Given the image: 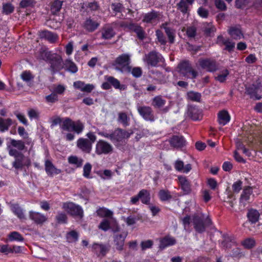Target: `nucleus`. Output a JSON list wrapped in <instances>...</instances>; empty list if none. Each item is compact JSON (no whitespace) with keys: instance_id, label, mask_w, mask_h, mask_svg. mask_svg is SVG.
I'll list each match as a JSON object with an SVG mask.
<instances>
[{"instance_id":"14","label":"nucleus","mask_w":262,"mask_h":262,"mask_svg":"<svg viewBox=\"0 0 262 262\" xmlns=\"http://www.w3.org/2000/svg\"><path fill=\"white\" fill-rule=\"evenodd\" d=\"M192 222L194 225V228L199 233H202L205 231V226L204 224L203 217L199 215L195 214L193 216Z\"/></svg>"},{"instance_id":"35","label":"nucleus","mask_w":262,"mask_h":262,"mask_svg":"<svg viewBox=\"0 0 262 262\" xmlns=\"http://www.w3.org/2000/svg\"><path fill=\"white\" fill-rule=\"evenodd\" d=\"M63 1L54 0L51 5V12L53 15H57L61 9Z\"/></svg>"},{"instance_id":"40","label":"nucleus","mask_w":262,"mask_h":262,"mask_svg":"<svg viewBox=\"0 0 262 262\" xmlns=\"http://www.w3.org/2000/svg\"><path fill=\"white\" fill-rule=\"evenodd\" d=\"M129 118L126 113L120 112L118 113V121L122 123L123 126H127L129 125Z\"/></svg>"},{"instance_id":"59","label":"nucleus","mask_w":262,"mask_h":262,"mask_svg":"<svg viewBox=\"0 0 262 262\" xmlns=\"http://www.w3.org/2000/svg\"><path fill=\"white\" fill-rule=\"evenodd\" d=\"M97 174L103 179L106 178L111 179L112 176V172L111 170L105 169L103 173L102 171H99L97 172Z\"/></svg>"},{"instance_id":"45","label":"nucleus","mask_w":262,"mask_h":262,"mask_svg":"<svg viewBox=\"0 0 262 262\" xmlns=\"http://www.w3.org/2000/svg\"><path fill=\"white\" fill-rule=\"evenodd\" d=\"M83 161L82 159L78 158L76 156H72L68 158L69 163L75 165L77 167H80L82 165Z\"/></svg>"},{"instance_id":"23","label":"nucleus","mask_w":262,"mask_h":262,"mask_svg":"<svg viewBox=\"0 0 262 262\" xmlns=\"http://www.w3.org/2000/svg\"><path fill=\"white\" fill-rule=\"evenodd\" d=\"M45 170L48 176L52 177L54 174H58L61 170L56 168L51 161L47 160L45 161Z\"/></svg>"},{"instance_id":"10","label":"nucleus","mask_w":262,"mask_h":262,"mask_svg":"<svg viewBox=\"0 0 262 262\" xmlns=\"http://www.w3.org/2000/svg\"><path fill=\"white\" fill-rule=\"evenodd\" d=\"M160 16L159 12L152 10L143 15L142 21L146 24H156L159 21Z\"/></svg>"},{"instance_id":"27","label":"nucleus","mask_w":262,"mask_h":262,"mask_svg":"<svg viewBox=\"0 0 262 262\" xmlns=\"http://www.w3.org/2000/svg\"><path fill=\"white\" fill-rule=\"evenodd\" d=\"M229 35L235 40L241 39L244 37L241 29L237 27H230L228 30Z\"/></svg>"},{"instance_id":"13","label":"nucleus","mask_w":262,"mask_h":262,"mask_svg":"<svg viewBox=\"0 0 262 262\" xmlns=\"http://www.w3.org/2000/svg\"><path fill=\"white\" fill-rule=\"evenodd\" d=\"M29 217L35 224L40 225H42L48 220V217L43 214L33 211H29Z\"/></svg>"},{"instance_id":"54","label":"nucleus","mask_w":262,"mask_h":262,"mask_svg":"<svg viewBox=\"0 0 262 262\" xmlns=\"http://www.w3.org/2000/svg\"><path fill=\"white\" fill-rule=\"evenodd\" d=\"M242 244L245 248L251 249L255 246V242L253 238H248L243 241Z\"/></svg>"},{"instance_id":"8","label":"nucleus","mask_w":262,"mask_h":262,"mask_svg":"<svg viewBox=\"0 0 262 262\" xmlns=\"http://www.w3.org/2000/svg\"><path fill=\"white\" fill-rule=\"evenodd\" d=\"M49 62L50 64L49 70L51 71L52 75H54L63 68L62 59L61 56L58 55L54 54Z\"/></svg>"},{"instance_id":"63","label":"nucleus","mask_w":262,"mask_h":262,"mask_svg":"<svg viewBox=\"0 0 262 262\" xmlns=\"http://www.w3.org/2000/svg\"><path fill=\"white\" fill-rule=\"evenodd\" d=\"M133 76L135 78L140 77L142 74V71L140 67H135L133 69L131 68V72Z\"/></svg>"},{"instance_id":"37","label":"nucleus","mask_w":262,"mask_h":262,"mask_svg":"<svg viewBox=\"0 0 262 262\" xmlns=\"http://www.w3.org/2000/svg\"><path fill=\"white\" fill-rule=\"evenodd\" d=\"M139 197L142 203L149 205L150 197L149 192L146 189H142L139 191Z\"/></svg>"},{"instance_id":"58","label":"nucleus","mask_w":262,"mask_h":262,"mask_svg":"<svg viewBox=\"0 0 262 262\" xmlns=\"http://www.w3.org/2000/svg\"><path fill=\"white\" fill-rule=\"evenodd\" d=\"M156 34L158 41L160 42L161 45H165L166 43V40L163 33L161 30H157L156 32Z\"/></svg>"},{"instance_id":"19","label":"nucleus","mask_w":262,"mask_h":262,"mask_svg":"<svg viewBox=\"0 0 262 262\" xmlns=\"http://www.w3.org/2000/svg\"><path fill=\"white\" fill-rule=\"evenodd\" d=\"M128 29L135 32L138 38L142 40L145 38V32L143 29L137 24L130 23L128 25Z\"/></svg>"},{"instance_id":"42","label":"nucleus","mask_w":262,"mask_h":262,"mask_svg":"<svg viewBox=\"0 0 262 262\" xmlns=\"http://www.w3.org/2000/svg\"><path fill=\"white\" fill-rule=\"evenodd\" d=\"M215 31L216 29L212 24L205 23L204 24L203 31L206 35L210 36Z\"/></svg>"},{"instance_id":"16","label":"nucleus","mask_w":262,"mask_h":262,"mask_svg":"<svg viewBox=\"0 0 262 262\" xmlns=\"http://www.w3.org/2000/svg\"><path fill=\"white\" fill-rule=\"evenodd\" d=\"M188 116L193 120H199L202 118V111L195 106L190 105L187 110Z\"/></svg>"},{"instance_id":"25","label":"nucleus","mask_w":262,"mask_h":262,"mask_svg":"<svg viewBox=\"0 0 262 262\" xmlns=\"http://www.w3.org/2000/svg\"><path fill=\"white\" fill-rule=\"evenodd\" d=\"M230 120V116L228 112L226 110H222L217 114V121L220 124L225 125Z\"/></svg>"},{"instance_id":"62","label":"nucleus","mask_w":262,"mask_h":262,"mask_svg":"<svg viewBox=\"0 0 262 262\" xmlns=\"http://www.w3.org/2000/svg\"><path fill=\"white\" fill-rule=\"evenodd\" d=\"M91 170V164L89 163H86L83 167V176L86 178H89Z\"/></svg>"},{"instance_id":"11","label":"nucleus","mask_w":262,"mask_h":262,"mask_svg":"<svg viewBox=\"0 0 262 262\" xmlns=\"http://www.w3.org/2000/svg\"><path fill=\"white\" fill-rule=\"evenodd\" d=\"M100 22L89 17L86 18L83 24V28L89 32H93L100 26Z\"/></svg>"},{"instance_id":"2","label":"nucleus","mask_w":262,"mask_h":262,"mask_svg":"<svg viewBox=\"0 0 262 262\" xmlns=\"http://www.w3.org/2000/svg\"><path fill=\"white\" fill-rule=\"evenodd\" d=\"M132 134L133 132L129 133L120 128H116L111 134H108L104 132L98 133L99 135L110 139V140L115 144L122 142L124 139H127L129 138Z\"/></svg>"},{"instance_id":"57","label":"nucleus","mask_w":262,"mask_h":262,"mask_svg":"<svg viewBox=\"0 0 262 262\" xmlns=\"http://www.w3.org/2000/svg\"><path fill=\"white\" fill-rule=\"evenodd\" d=\"M111 8L113 11L116 14L121 12L124 7L123 5L120 3H113L111 4Z\"/></svg>"},{"instance_id":"15","label":"nucleus","mask_w":262,"mask_h":262,"mask_svg":"<svg viewBox=\"0 0 262 262\" xmlns=\"http://www.w3.org/2000/svg\"><path fill=\"white\" fill-rule=\"evenodd\" d=\"M77 146L82 151L86 153H90L92 150V142L88 139L79 138L77 141Z\"/></svg>"},{"instance_id":"36","label":"nucleus","mask_w":262,"mask_h":262,"mask_svg":"<svg viewBox=\"0 0 262 262\" xmlns=\"http://www.w3.org/2000/svg\"><path fill=\"white\" fill-rule=\"evenodd\" d=\"M259 213L256 209H251L249 210L247 217L250 222L255 223L259 219Z\"/></svg>"},{"instance_id":"56","label":"nucleus","mask_w":262,"mask_h":262,"mask_svg":"<svg viewBox=\"0 0 262 262\" xmlns=\"http://www.w3.org/2000/svg\"><path fill=\"white\" fill-rule=\"evenodd\" d=\"M165 33L168 38L170 43H173L174 41V31L171 28H165Z\"/></svg>"},{"instance_id":"9","label":"nucleus","mask_w":262,"mask_h":262,"mask_svg":"<svg viewBox=\"0 0 262 262\" xmlns=\"http://www.w3.org/2000/svg\"><path fill=\"white\" fill-rule=\"evenodd\" d=\"M137 111L140 115L145 120L152 122L155 121L154 112L148 106H138Z\"/></svg>"},{"instance_id":"51","label":"nucleus","mask_w":262,"mask_h":262,"mask_svg":"<svg viewBox=\"0 0 262 262\" xmlns=\"http://www.w3.org/2000/svg\"><path fill=\"white\" fill-rule=\"evenodd\" d=\"M14 6L11 3L4 4L3 5V13L5 14H9L13 12Z\"/></svg>"},{"instance_id":"44","label":"nucleus","mask_w":262,"mask_h":262,"mask_svg":"<svg viewBox=\"0 0 262 262\" xmlns=\"http://www.w3.org/2000/svg\"><path fill=\"white\" fill-rule=\"evenodd\" d=\"M159 196L162 201H166L172 199L170 192L168 190H160L159 192Z\"/></svg>"},{"instance_id":"6","label":"nucleus","mask_w":262,"mask_h":262,"mask_svg":"<svg viewBox=\"0 0 262 262\" xmlns=\"http://www.w3.org/2000/svg\"><path fill=\"white\" fill-rule=\"evenodd\" d=\"M113 151V146L106 141L100 140L96 143L95 152L98 155H107L112 153Z\"/></svg>"},{"instance_id":"26","label":"nucleus","mask_w":262,"mask_h":262,"mask_svg":"<svg viewBox=\"0 0 262 262\" xmlns=\"http://www.w3.org/2000/svg\"><path fill=\"white\" fill-rule=\"evenodd\" d=\"M105 79L110 83L111 86H113L116 89H119L120 90H124L126 89V86L124 84H121L120 81L113 76H106Z\"/></svg>"},{"instance_id":"53","label":"nucleus","mask_w":262,"mask_h":262,"mask_svg":"<svg viewBox=\"0 0 262 262\" xmlns=\"http://www.w3.org/2000/svg\"><path fill=\"white\" fill-rule=\"evenodd\" d=\"M186 33L188 37L193 38L196 34V28L194 26L188 27L186 30Z\"/></svg>"},{"instance_id":"49","label":"nucleus","mask_w":262,"mask_h":262,"mask_svg":"<svg viewBox=\"0 0 262 262\" xmlns=\"http://www.w3.org/2000/svg\"><path fill=\"white\" fill-rule=\"evenodd\" d=\"M36 2L35 0H21L19 3V7L21 8H33Z\"/></svg>"},{"instance_id":"22","label":"nucleus","mask_w":262,"mask_h":262,"mask_svg":"<svg viewBox=\"0 0 262 262\" xmlns=\"http://www.w3.org/2000/svg\"><path fill=\"white\" fill-rule=\"evenodd\" d=\"M178 179L184 193L186 194L190 193L191 191V187L190 183L188 179L184 176H179Z\"/></svg>"},{"instance_id":"31","label":"nucleus","mask_w":262,"mask_h":262,"mask_svg":"<svg viewBox=\"0 0 262 262\" xmlns=\"http://www.w3.org/2000/svg\"><path fill=\"white\" fill-rule=\"evenodd\" d=\"M166 100L161 95L157 96L152 99L151 105L155 108H160L164 106Z\"/></svg>"},{"instance_id":"3","label":"nucleus","mask_w":262,"mask_h":262,"mask_svg":"<svg viewBox=\"0 0 262 262\" xmlns=\"http://www.w3.org/2000/svg\"><path fill=\"white\" fill-rule=\"evenodd\" d=\"M130 55L127 54H123L119 56L113 63L116 70L122 73H130L131 72V66Z\"/></svg>"},{"instance_id":"50","label":"nucleus","mask_w":262,"mask_h":262,"mask_svg":"<svg viewBox=\"0 0 262 262\" xmlns=\"http://www.w3.org/2000/svg\"><path fill=\"white\" fill-rule=\"evenodd\" d=\"M83 128L84 125L80 121H74V125L72 126V130L74 131L77 134H80L82 132Z\"/></svg>"},{"instance_id":"43","label":"nucleus","mask_w":262,"mask_h":262,"mask_svg":"<svg viewBox=\"0 0 262 262\" xmlns=\"http://www.w3.org/2000/svg\"><path fill=\"white\" fill-rule=\"evenodd\" d=\"M40 58L45 61H49L54 54L46 49H41L39 50Z\"/></svg>"},{"instance_id":"38","label":"nucleus","mask_w":262,"mask_h":262,"mask_svg":"<svg viewBox=\"0 0 262 262\" xmlns=\"http://www.w3.org/2000/svg\"><path fill=\"white\" fill-rule=\"evenodd\" d=\"M252 193V189L251 187L248 186L244 189L241 195L240 201L246 202L249 200L250 195Z\"/></svg>"},{"instance_id":"7","label":"nucleus","mask_w":262,"mask_h":262,"mask_svg":"<svg viewBox=\"0 0 262 262\" xmlns=\"http://www.w3.org/2000/svg\"><path fill=\"white\" fill-rule=\"evenodd\" d=\"M180 72L184 76H188L189 74H191V78L194 79L198 76V72L194 70L188 61H184L178 65Z\"/></svg>"},{"instance_id":"47","label":"nucleus","mask_w":262,"mask_h":262,"mask_svg":"<svg viewBox=\"0 0 262 262\" xmlns=\"http://www.w3.org/2000/svg\"><path fill=\"white\" fill-rule=\"evenodd\" d=\"M97 213L98 215H99L100 217H112V216L113 215L112 211L104 208H99L97 211Z\"/></svg>"},{"instance_id":"61","label":"nucleus","mask_w":262,"mask_h":262,"mask_svg":"<svg viewBox=\"0 0 262 262\" xmlns=\"http://www.w3.org/2000/svg\"><path fill=\"white\" fill-rule=\"evenodd\" d=\"M229 72L228 70H225L222 72V74H219L215 77V79L221 82H223L226 80V77L229 75Z\"/></svg>"},{"instance_id":"1","label":"nucleus","mask_w":262,"mask_h":262,"mask_svg":"<svg viewBox=\"0 0 262 262\" xmlns=\"http://www.w3.org/2000/svg\"><path fill=\"white\" fill-rule=\"evenodd\" d=\"M9 155L15 158L12 163L13 167L17 170H21L24 166L29 167L31 164V160L26 158L25 155L17 149L12 148L10 145L7 146Z\"/></svg>"},{"instance_id":"29","label":"nucleus","mask_w":262,"mask_h":262,"mask_svg":"<svg viewBox=\"0 0 262 262\" xmlns=\"http://www.w3.org/2000/svg\"><path fill=\"white\" fill-rule=\"evenodd\" d=\"M246 93L254 100H259L261 98L259 92L252 85L246 89Z\"/></svg>"},{"instance_id":"34","label":"nucleus","mask_w":262,"mask_h":262,"mask_svg":"<svg viewBox=\"0 0 262 262\" xmlns=\"http://www.w3.org/2000/svg\"><path fill=\"white\" fill-rule=\"evenodd\" d=\"M12 212L19 219H25V215L23 212V209L18 204H13L10 206Z\"/></svg>"},{"instance_id":"21","label":"nucleus","mask_w":262,"mask_h":262,"mask_svg":"<svg viewBox=\"0 0 262 262\" xmlns=\"http://www.w3.org/2000/svg\"><path fill=\"white\" fill-rule=\"evenodd\" d=\"M101 38L104 39H110L113 37L116 33L112 27L105 25L101 30Z\"/></svg>"},{"instance_id":"52","label":"nucleus","mask_w":262,"mask_h":262,"mask_svg":"<svg viewBox=\"0 0 262 262\" xmlns=\"http://www.w3.org/2000/svg\"><path fill=\"white\" fill-rule=\"evenodd\" d=\"M55 219L58 224H66L67 223L68 217L64 213L58 212Z\"/></svg>"},{"instance_id":"4","label":"nucleus","mask_w":262,"mask_h":262,"mask_svg":"<svg viewBox=\"0 0 262 262\" xmlns=\"http://www.w3.org/2000/svg\"><path fill=\"white\" fill-rule=\"evenodd\" d=\"M62 208L72 216H77L82 218L83 216V212L82 208L72 202L64 203Z\"/></svg>"},{"instance_id":"32","label":"nucleus","mask_w":262,"mask_h":262,"mask_svg":"<svg viewBox=\"0 0 262 262\" xmlns=\"http://www.w3.org/2000/svg\"><path fill=\"white\" fill-rule=\"evenodd\" d=\"M74 121L70 118H63L60 128L62 130L70 132L72 130Z\"/></svg>"},{"instance_id":"33","label":"nucleus","mask_w":262,"mask_h":262,"mask_svg":"<svg viewBox=\"0 0 262 262\" xmlns=\"http://www.w3.org/2000/svg\"><path fill=\"white\" fill-rule=\"evenodd\" d=\"M8 145H10V147L12 148H16L17 150L20 152L26 148L25 142L20 140H17L13 139H10V144H7V146Z\"/></svg>"},{"instance_id":"46","label":"nucleus","mask_w":262,"mask_h":262,"mask_svg":"<svg viewBox=\"0 0 262 262\" xmlns=\"http://www.w3.org/2000/svg\"><path fill=\"white\" fill-rule=\"evenodd\" d=\"M177 6L178 10L180 11L183 14H185L188 13V5L184 0H181L177 4Z\"/></svg>"},{"instance_id":"12","label":"nucleus","mask_w":262,"mask_h":262,"mask_svg":"<svg viewBox=\"0 0 262 262\" xmlns=\"http://www.w3.org/2000/svg\"><path fill=\"white\" fill-rule=\"evenodd\" d=\"M199 64L201 68L210 72H214L217 69L216 62L210 59H201Z\"/></svg>"},{"instance_id":"28","label":"nucleus","mask_w":262,"mask_h":262,"mask_svg":"<svg viewBox=\"0 0 262 262\" xmlns=\"http://www.w3.org/2000/svg\"><path fill=\"white\" fill-rule=\"evenodd\" d=\"M176 243V241L174 238L166 236L160 240L159 248L163 250L168 246L173 245Z\"/></svg>"},{"instance_id":"64","label":"nucleus","mask_w":262,"mask_h":262,"mask_svg":"<svg viewBox=\"0 0 262 262\" xmlns=\"http://www.w3.org/2000/svg\"><path fill=\"white\" fill-rule=\"evenodd\" d=\"M46 100L49 103H55L58 100V96L55 93L53 92L46 96Z\"/></svg>"},{"instance_id":"48","label":"nucleus","mask_w":262,"mask_h":262,"mask_svg":"<svg viewBox=\"0 0 262 262\" xmlns=\"http://www.w3.org/2000/svg\"><path fill=\"white\" fill-rule=\"evenodd\" d=\"M9 240L11 241H16L19 242H23L24 238L23 236L18 232L16 231H13L9 235Z\"/></svg>"},{"instance_id":"20","label":"nucleus","mask_w":262,"mask_h":262,"mask_svg":"<svg viewBox=\"0 0 262 262\" xmlns=\"http://www.w3.org/2000/svg\"><path fill=\"white\" fill-rule=\"evenodd\" d=\"M127 236L126 233L116 234L114 236V242L116 248L118 251H122L123 249L125 239Z\"/></svg>"},{"instance_id":"5","label":"nucleus","mask_w":262,"mask_h":262,"mask_svg":"<svg viewBox=\"0 0 262 262\" xmlns=\"http://www.w3.org/2000/svg\"><path fill=\"white\" fill-rule=\"evenodd\" d=\"M144 60L148 65L151 67H156L159 62H163L164 60L160 54L155 51H152L145 55Z\"/></svg>"},{"instance_id":"41","label":"nucleus","mask_w":262,"mask_h":262,"mask_svg":"<svg viewBox=\"0 0 262 262\" xmlns=\"http://www.w3.org/2000/svg\"><path fill=\"white\" fill-rule=\"evenodd\" d=\"M79 234L75 230H72L67 233L66 238L68 242H76L78 239Z\"/></svg>"},{"instance_id":"18","label":"nucleus","mask_w":262,"mask_h":262,"mask_svg":"<svg viewBox=\"0 0 262 262\" xmlns=\"http://www.w3.org/2000/svg\"><path fill=\"white\" fill-rule=\"evenodd\" d=\"M92 248L93 252L97 255V256L101 255L102 256H104L109 251V246L103 244L94 243L92 245Z\"/></svg>"},{"instance_id":"24","label":"nucleus","mask_w":262,"mask_h":262,"mask_svg":"<svg viewBox=\"0 0 262 262\" xmlns=\"http://www.w3.org/2000/svg\"><path fill=\"white\" fill-rule=\"evenodd\" d=\"M39 36L41 38H44L51 43H54L58 38V35L49 31H42L39 32Z\"/></svg>"},{"instance_id":"60","label":"nucleus","mask_w":262,"mask_h":262,"mask_svg":"<svg viewBox=\"0 0 262 262\" xmlns=\"http://www.w3.org/2000/svg\"><path fill=\"white\" fill-rule=\"evenodd\" d=\"M214 4L216 8L221 11H225L227 9L226 5L223 0H215Z\"/></svg>"},{"instance_id":"39","label":"nucleus","mask_w":262,"mask_h":262,"mask_svg":"<svg viewBox=\"0 0 262 262\" xmlns=\"http://www.w3.org/2000/svg\"><path fill=\"white\" fill-rule=\"evenodd\" d=\"M187 98L192 101H201V94L199 92L189 91L187 93Z\"/></svg>"},{"instance_id":"55","label":"nucleus","mask_w":262,"mask_h":262,"mask_svg":"<svg viewBox=\"0 0 262 262\" xmlns=\"http://www.w3.org/2000/svg\"><path fill=\"white\" fill-rule=\"evenodd\" d=\"M18 133L20 136L23 137L24 139L28 140L26 143L29 144L31 142V140L29 141V135L28 133L26 132L25 128L22 126H19L18 128Z\"/></svg>"},{"instance_id":"17","label":"nucleus","mask_w":262,"mask_h":262,"mask_svg":"<svg viewBox=\"0 0 262 262\" xmlns=\"http://www.w3.org/2000/svg\"><path fill=\"white\" fill-rule=\"evenodd\" d=\"M170 145L176 148H179L185 145L186 141L182 136H173L169 140Z\"/></svg>"},{"instance_id":"30","label":"nucleus","mask_w":262,"mask_h":262,"mask_svg":"<svg viewBox=\"0 0 262 262\" xmlns=\"http://www.w3.org/2000/svg\"><path fill=\"white\" fill-rule=\"evenodd\" d=\"M14 123L10 118L4 119L0 117V132H5L9 129V127Z\"/></svg>"}]
</instances>
